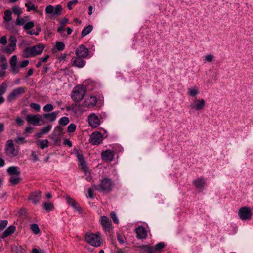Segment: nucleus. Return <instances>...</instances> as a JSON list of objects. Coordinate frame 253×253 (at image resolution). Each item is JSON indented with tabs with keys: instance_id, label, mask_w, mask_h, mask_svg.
Returning <instances> with one entry per match:
<instances>
[{
	"instance_id": "obj_40",
	"label": "nucleus",
	"mask_w": 253,
	"mask_h": 253,
	"mask_svg": "<svg viewBox=\"0 0 253 253\" xmlns=\"http://www.w3.org/2000/svg\"><path fill=\"white\" fill-rule=\"evenodd\" d=\"M54 109V107H53V105L52 104H50V103H48V104H46L44 107H43V111L45 112H47V113H49L50 112H51Z\"/></svg>"
},
{
	"instance_id": "obj_8",
	"label": "nucleus",
	"mask_w": 253,
	"mask_h": 253,
	"mask_svg": "<svg viewBox=\"0 0 253 253\" xmlns=\"http://www.w3.org/2000/svg\"><path fill=\"white\" fill-rule=\"evenodd\" d=\"M99 222L101 225L103 230L106 232H109L112 229V225L111 220L105 216L100 217Z\"/></svg>"
},
{
	"instance_id": "obj_29",
	"label": "nucleus",
	"mask_w": 253,
	"mask_h": 253,
	"mask_svg": "<svg viewBox=\"0 0 253 253\" xmlns=\"http://www.w3.org/2000/svg\"><path fill=\"white\" fill-rule=\"evenodd\" d=\"M25 5L27 8V11L28 12L31 11H37V7L35 6L34 4L31 0H27Z\"/></svg>"
},
{
	"instance_id": "obj_6",
	"label": "nucleus",
	"mask_w": 253,
	"mask_h": 253,
	"mask_svg": "<svg viewBox=\"0 0 253 253\" xmlns=\"http://www.w3.org/2000/svg\"><path fill=\"white\" fill-rule=\"evenodd\" d=\"M238 215L243 220L250 219L252 216L251 209L248 207H243L239 210Z\"/></svg>"
},
{
	"instance_id": "obj_27",
	"label": "nucleus",
	"mask_w": 253,
	"mask_h": 253,
	"mask_svg": "<svg viewBox=\"0 0 253 253\" xmlns=\"http://www.w3.org/2000/svg\"><path fill=\"white\" fill-rule=\"evenodd\" d=\"M32 47H26L22 52V56L24 58L34 57Z\"/></svg>"
},
{
	"instance_id": "obj_36",
	"label": "nucleus",
	"mask_w": 253,
	"mask_h": 253,
	"mask_svg": "<svg viewBox=\"0 0 253 253\" xmlns=\"http://www.w3.org/2000/svg\"><path fill=\"white\" fill-rule=\"evenodd\" d=\"M15 47L10 46V45H8L7 46L3 48L2 51L3 53H5L8 54H11L12 52L15 50Z\"/></svg>"
},
{
	"instance_id": "obj_16",
	"label": "nucleus",
	"mask_w": 253,
	"mask_h": 253,
	"mask_svg": "<svg viewBox=\"0 0 253 253\" xmlns=\"http://www.w3.org/2000/svg\"><path fill=\"white\" fill-rule=\"evenodd\" d=\"M41 198V193L40 190H36L31 193L28 198L30 200L33 204L36 205L39 203Z\"/></svg>"
},
{
	"instance_id": "obj_3",
	"label": "nucleus",
	"mask_w": 253,
	"mask_h": 253,
	"mask_svg": "<svg viewBox=\"0 0 253 253\" xmlns=\"http://www.w3.org/2000/svg\"><path fill=\"white\" fill-rule=\"evenodd\" d=\"M86 92V88L82 85L75 86L71 94V98L75 102H79L85 96Z\"/></svg>"
},
{
	"instance_id": "obj_64",
	"label": "nucleus",
	"mask_w": 253,
	"mask_h": 253,
	"mask_svg": "<svg viewBox=\"0 0 253 253\" xmlns=\"http://www.w3.org/2000/svg\"><path fill=\"white\" fill-rule=\"evenodd\" d=\"M117 240L120 244H122L124 243V237L122 236L118 235Z\"/></svg>"
},
{
	"instance_id": "obj_19",
	"label": "nucleus",
	"mask_w": 253,
	"mask_h": 253,
	"mask_svg": "<svg viewBox=\"0 0 253 253\" xmlns=\"http://www.w3.org/2000/svg\"><path fill=\"white\" fill-rule=\"evenodd\" d=\"M193 183L196 188L200 191H202L206 185V182L204 178L201 177L193 181Z\"/></svg>"
},
{
	"instance_id": "obj_35",
	"label": "nucleus",
	"mask_w": 253,
	"mask_h": 253,
	"mask_svg": "<svg viewBox=\"0 0 253 253\" xmlns=\"http://www.w3.org/2000/svg\"><path fill=\"white\" fill-rule=\"evenodd\" d=\"M7 88V85L5 82H3L0 85V96H2L6 92Z\"/></svg>"
},
{
	"instance_id": "obj_48",
	"label": "nucleus",
	"mask_w": 253,
	"mask_h": 253,
	"mask_svg": "<svg viewBox=\"0 0 253 253\" xmlns=\"http://www.w3.org/2000/svg\"><path fill=\"white\" fill-rule=\"evenodd\" d=\"M30 107L31 109L37 112H40V111L41 106L39 104L36 103H31L30 104Z\"/></svg>"
},
{
	"instance_id": "obj_38",
	"label": "nucleus",
	"mask_w": 253,
	"mask_h": 253,
	"mask_svg": "<svg viewBox=\"0 0 253 253\" xmlns=\"http://www.w3.org/2000/svg\"><path fill=\"white\" fill-rule=\"evenodd\" d=\"M11 12L9 10H6L4 11V20L6 22H9L12 18H11Z\"/></svg>"
},
{
	"instance_id": "obj_39",
	"label": "nucleus",
	"mask_w": 253,
	"mask_h": 253,
	"mask_svg": "<svg viewBox=\"0 0 253 253\" xmlns=\"http://www.w3.org/2000/svg\"><path fill=\"white\" fill-rule=\"evenodd\" d=\"M12 10L14 14L17 15V16H20L21 14L22 13V10L21 8L18 6H15L12 7Z\"/></svg>"
},
{
	"instance_id": "obj_37",
	"label": "nucleus",
	"mask_w": 253,
	"mask_h": 253,
	"mask_svg": "<svg viewBox=\"0 0 253 253\" xmlns=\"http://www.w3.org/2000/svg\"><path fill=\"white\" fill-rule=\"evenodd\" d=\"M17 39L14 36H11L9 38V45L11 47H16Z\"/></svg>"
},
{
	"instance_id": "obj_42",
	"label": "nucleus",
	"mask_w": 253,
	"mask_h": 253,
	"mask_svg": "<svg viewBox=\"0 0 253 253\" xmlns=\"http://www.w3.org/2000/svg\"><path fill=\"white\" fill-rule=\"evenodd\" d=\"M51 128L52 126L50 125H48L42 128L40 130L42 131L43 135H45L48 133L51 130Z\"/></svg>"
},
{
	"instance_id": "obj_34",
	"label": "nucleus",
	"mask_w": 253,
	"mask_h": 253,
	"mask_svg": "<svg viewBox=\"0 0 253 253\" xmlns=\"http://www.w3.org/2000/svg\"><path fill=\"white\" fill-rule=\"evenodd\" d=\"M49 138L54 142L55 145H58L60 140L58 135H56L55 133H52L49 136Z\"/></svg>"
},
{
	"instance_id": "obj_54",
	"label": "nucleus",
	"mask_w": 253,
	"mask_h": 253,
	"mask_svg": "<svg viewBox=\"0 0 253 253\" xmlns=\"http://www.w3.org/2000/svg\"><path fill=\"white\" fill-rule=\"evenodd\" d=\"M45 12L47 14L54 15V7L52 5H48L45 8Z\"/></svg>"
},
{
	"instance_id": "obj_31",
	"label": "nucleus",
	"mask_w": 253,
	"mask_h": 253,
	"mask_svg": "<svg viewBox=\"0 0 253 253\" xmlns=\"http://www.w3.org/2000/svg\"><path fill=\"white\" fill-rule=\"evenodd\" d=\"M93 29V26L92 25H88L87 27L84 28L82 31V37H84L90 33Z\"/></svg>"
},
{
	"instance_id": "obj_59",
	"label": "nucleus",
	"mask_w": 253,
	"mask_h": 253,
	"mask_svg": "<svg viewBox=\"0 0 253 253\" xmlns=\"http://www.w3.org/2000/svg\"><path fill=\"white\" fill-rule=\"evenodd\" d=\"M84 175L86 176V179L88 181H90L92 179V177L90 175V173L88 171V168L87 167V170L86 172H84Z\"/></svg>"
},
{
	"instance_id": "obj_60",
	"label": "nucleus",
	"mask_w": 253,
	"mask_h": 253,
	"mask_svg": "<svg viewBox=\"0 0 253 253\" xmlns=\"http://www.w3.org/2000/svg\"><path fill=\"white\" fill-rule=\"evenodd\" d=\"M15 122L17 125H18L19 126H21L24 124L23 120L22 119V118L19 117H18L16 118Z\"/></svg>"
},
{
	"instance_id": "obj_24",
	"label": "nucleus",
	"mask_w": 253,
	"mask_h": 253,
	"mask_svg": "<svg viewBox=\"0 0 253 253\" xmlns=\"http://www.w3.org/2000/svg\"><path fill=\"white\" fill-rule=\"evenodd\" d=\"M7 172L10 176L20 175L21 173L17 166L9 167L7 169Z\"/></svg>"
},
{
	"instance_id": "obj_44",
	"label": "nucleus",
	"mask_w": 253,
	"mask_h": 253,
	"mask_svg": "<svg viewBox=\"0 0 253 253\" xmlns=\"http://www.w3.org/2000/svg\"><path fill=\"white\" fill-rule=\"evenodd\" d=\"M20 16L17 17V18L16 20V24L17 25H24L25 24V22H26L27 20L26 18H20Z\"/></svg>"
},
{
	"instance_id": "obj_4",
	"label": "nucleus",
	"mask_w": 253,
	"mask_h": 253,
	"mask_svg": "<svg viewBox=\"0 0 253 253\" xmlns=\"http://www.w3.org/2000/svg\"><path fill=\"white\" fill-rule=\"evenodd\" d=\"M100 233L97 232L95 234L92 233H87L85 236V241L91 246L98 247L101 245Z\"/></svg>"
},
{
	"instance_id": "obj_18",
	"label": "nucleus",
	"mask_w": 253,
	"mask_h": 253,
	"mask_svg": "<svg viewBox=\"0 0 253 253\" xmlns=\"http://www.w3.org/2000/svg\"><path fill=\"white\" fill-rule=\"evenodd\" d=\"M114 157V153L111 150H106L101 153V157L103 160L111 162Z\"/></svg>"
},
{
	"instance_id": "obj_14",
	"label": "nucleus",
	"mask_w": 253,
	"mask_h": 253,
	"mask_svg": "<svg viewBox=\"0 0 253 253\" xmlns=\"http://www.w3.org/2000/svg\"><path fill=\"white\" fill-rule=\"evenodd\" d=\"M88 49L82 44L77 48L75 54L77 57L86 58L88 55Z\"/></svg>"
},
{
	"instance_id": "obj_28",
	"label": "nucleus",
	"mask_w": 253,
	"mask_h": 253,
	"mask_svg": "<svg viewBox=\"0 0 253 253\" xmlns=\"http://www.w3.org/2000/svg\"><path fill=\"white\" fill-rule=\"evenodd\" d=\"M8 67L6 58L4 56H0V69L5 70Z\"/></svg>"
},
{
	"instance_id": "obj_30",
	"label": "nucleus",
	"mask_w": 253,
	"mask_h": 253,
	"mask_svg": "<svg viewBox=\"0 0 253 253\" xmlns=\"http://www.w3.org/2000/svg\"><path fill=\"white\" fill-rule=\"evenodd\" d=\"M21 178L19 175H12L10 176L9 181L12 185H16L20 182Z\"/></svg>"
},
{
	"instance_id": "obj_13",
	"label": "nucleus",
	"mask_w": 253,
	"mask_h": 253,
	"mask_svg": "<svg viewBox=\"0 0 253 253\" xmlns=\"http://www.w3.org/2000/svg\"><path fill=\"white\" fill-rule=\"evenodd\" d=\"M103 141L102 135L100 132H93L90 136V142L93 145H98Z\"/></svg>"
},
{
	"instance_id": "obj_58",
	"label": "nucleus",
	"mask_w": 253,
	"mask_h": 253,
	"mask_svg": "<svg viewBox=\"0 0 253 253\" xmlns=\"http://www.w3.org/2000/svg\"><path fill=\"white\" fill-rule=\"evenodd\" d=\"M15 142L19 144H22L26 142L25 138L22 137H18L15 139Z\"/></svg>"
},
{
	"instance_id": "obj_15",
	"label": "nucleus",
	"mask_w": 253,
	"mask_h": 253,
	"mask_svg": "<svg viewBox=\"0 0 253 253\" xmlns=\"http://www.w3.org/2000/svg\"><path fill=\"white\" fill-rule=\"evenodd\" d=\"M206 102L204 99H201L195 100L194 102L191 103L190 107L195 110H202L205 106Z\"/></svg>"
},
{
	"instance_id": "obj_61",
	"label": "nucleus",
	"mask_w": 253,
	"mask_h": 253,
	"mask_svg": "<svg viewBox=\"0 0 253 253\" xmlns=\"http://www.w3.org/2000/svg\"><path fill=\"white\" fill-rule=\"evenodd\" d=\"M0 43L2 45H5L7 43V38L5 36H3L0 38Z\"/></svg>"
},
{
	"instance_id": "obj_46",
	"label": "nucleus",
	"mask_w": 253,
	"mask_h": 253,
	"mask_svg": "<svg viewBox=\"0 0 253 253\" xmlns=\"http://www.w3.org/2000/svg\"><path fill=\"white\" fill-rule=\"evenodd\" d=\"M34 26V23L33 21H29L26 23L24 26L23 28L25 30H28L32 29Z\"/></svg>"
},
{
	"instance_id": "obj_47",
	"label": "nucleus",
	"mask_w": 253,
	"mask_h": 253,
	"mask_svg": "<svg viewBox=\"0 0 253 253\" xmlns=\"http://www.w3.org/2000/svg\"><path fill=\"white\" fill-rule=\"evenodd\" d=\"M144 251L147 253H156L157 251L154 247H150L146 246L145 248Z\"/></svg>"
},
{
	"instance_id": "obj_49",
	"label": "nucleus",
	"mask_w": 253,
	"mask_h": 253,
	"mask_svg": "<svg viewBox=\"0 0 253 253\" xmlns=\"http://www.w3.org/2000/svg\"><path fill=\"white\" fill-rule=\"evenodd\" d=\"M31 229L36 234L40 232V229L37 224H33L31 225Z\"/></svg>"
},
{
	"instance_id": "obj_33",
	"label": "nucleus",
	"mask_w": 253,
	"mask_h": 253,
	"mask_svg": "<svg viewBox=\"0 0 253 253\" xmlns=\"http://www.w3.org/2000/svg\"><path fill=\"white\" fill-rule=\"evenodd\" d=\"M43 208L46 211H52L54 208L53 203H52L51 202H46L44 203V204L43 205Z\"/></svg>"
},
{
	"instance_id": "obj_43",
	"label": "nucleus",
	"mask_w": 253,
	"mask_h": 253,
	"mask_svg": "<svg viewBox=\"0 0 253 253\" xmlns=\"http://www.w3.org/2000/svg\"><path fill=\"white\" fill-rule=\"evenodd\" d=\"M39 143L42 149H44L48 147V141L47 139L40 141Z\"/></svg>"
},
{
	"instance_id": "obj_1",
	"label": "nucleus",
	"mask_w": 253,
	"mask_h": 253,
	"mask_svg": "<svg viewBox=\"0 0 253 253\" xmlns=\"http://www.w3.org/2000/svg\"><path fill=\"white\" fill-rule=\"evenodd\" d=\"M113 185L110 179L104 178L100 181L98 185H93V188L100 192L108 193L112 190Z\"/></svg>"
},
{
	"instance_id": "obj_23",
	"label": "nucleus",
	"mask_w": 253,
	"mask_h": 253,
	"mask_svg": "<svg viewBox=\"0 0 253 253\" xmlns=\"http://www.w3.org/2000/svg\"><path fill=\"white\" fill-rule=\"evenodd\" d=\"M137 237L139 239H145L147 236L146 229L143 227H138L135 229Z\"/></svg>"
},
{
	"instance_id": "obj_51",
	"label": "nucleus",
	"mask_w": 253,
	"mask_h": 253,
	"mask_svg": "<svg viewBox=\"0 0 253 253\" xmlns=\"http://www.w3.org/2000/svg\"><path fill=\"white\" fill-rule=\"evenodd\" d=\"M76 126L75 124L73 123L70 124L67 127V131L69 133L74 132L76 130Z\"/></svg>"
},
{
	"instance_id": "obj_5",
	"label": "nucleus",
	"mask_w": 253,
	"mask_h": 253,
	"mask_svg": "<svg viewBox=\"0 0 253 253\" xmlns=\"http://www.w3.org/2000/svg\"><path fill=\"white\" fill-rule=\"evenodd\" d=\"M5 150L7 155L11 157H15L18 154V150L15 149L13 140L11 139L7 141Z\"/></svg>"
},
{
	"instance_id": "obj_56",
	"label": "nucleus",
	"mask_w": 253,
	"mask_h": 253,
	"mask_svg": "<svg viewBox=\"0 0 253 253\" xmlns=\"http://www.w3.org/2000/svg\"><path fill=\"white\" fill-rule=\"evenodd\" d=\"M157 252L161 250L165 247V244L163 242H160L154 246Z\"/></svg>"
},
{
	"instance_id": "obj_25",
	"label": "nucleus",
	"mask_w": 253,
	"mask_h": 253,
	"mask_svg": "<svg viewBox=\"0 0 253 253\" xmlns=\"http://www.w3.org/2000/svg\"><path fill=\"white\" fill-rule=\"evenodd\" d=\"M81 105L76 103L72 104L71 105L67 107V111H71L75 114H77L78 112L81 111Z\"/></svg>"
},
{
	"instance_id": "obj_2",
	"label": "nucleus",
	"mask_w": 253,
	"mask_h": 253,
	"mask_svg": "<svg viewBox=\"0 0 253 253\" xmlns=\"http://www.w3.org/2000/svg\"><path fill=\"white\" fill-rule=\"evenodd\" d=\"M29 63V60H24L20 62L19 64H17V58L16 55H14L12 56L9 60L11 73L14 75L17 74L19 72L20 68H24L28 66Z\"/></svg>"
},
{
	"instance_id": "obj_45",
	"label": "nucleus",
	"mask_w": 253,
	"mask_h": 253,
	"mask_svg": "<svg viewBox=\"0 0 253 253\" xmlns=\"http://www.w3.org/2000/svg\"><path fill=\"white\" fill-rule=\"evenodd\" d=\"M55 46L57 50L59 51L63 50L65 47L64 43L61 42H57Z\"/></svg>"
},
{
	"instance_id": "obj_10",
	"label": "nucleus",
	"mask_w": 253,
	"mask_h": 253,
	"mask_svg": "<svg viewBox=\"0 0 253 253\" xmlns=\"http://www.w3.org/2000/svg\"><path fill=\"white\" fill-rule=\"evenodd\" d=\"M74 152L80 163L81 169L84 172H86L87 170V165L83 154L77 149H74Z\"/></svg>"
},
{
	"instance_id": "obj_62",
	"label": "nucleus",
	"mask_w": 253,
	"mask_h": 253,
	"mask_svg": "<svg viewBox=\"0 0 253 253\" xmlns=\"http://www.w3.org/2000/svg\"><path fill=\"white\" fill-rule=\"evenodd\" d=\"M64 144L68 146L69 147H72V143L69 139H65Z\"/></svg>"
},
{
	"instance_id": "obj_63",
	"label": "nucleus",
	"mask_w": 253,
	"mask_h": 253,
	"mask_svg": "<svg viewBox=\"0 0 253 253\" xmlns=\"http://www.w3.org/2000/svg\"><path fill=\"white\" fill-rule=\"evenodd\" d=\"M69 22V20L67 18H64L61 21V24L63 27H64L66 24Z\"/></svg>"
},
{
	"instance_id": "obj_21",
	"label": "nucleus",
	"mask_w": 253,
	"mask_h": 253,
	"mask_svg": "<svg viewBox=\"0 0 253 253\" xmlns=\"http://www.w3.org/2000/svg\"><path fill=\"white\" fill-rule=\"evenodd\" d=\"M66 199L67 203L69 205H71L76 211L80 212L82 211V209L81 207L79 205L78 203L75 201V199L72 198L69 195L66 196Z\"/></svg>"
},
{
	"instance_id": "obj_32",
	"label": "nucleus",
	"mask_w": 253,
	"mask_h": 253,
	"mask_svg": "<svg viewBox=\"0 0 253 253\" xmlns=\"http://www.w3.org/2000/svg\"><path fill=\"white\" fill-rule=\"evenodd\" d=\"M188 94L191 96L194 97L199 93L198 89L194 87L193 88H189L188 89Z\"/></svg>"
},
{
	"instance_id": "obj_11",
	"label": "nucleus",
	"mask_w": 253,
	"mask_h": 253,
	"mask_svg": "<svg viewBox=\"0 0 253 253\" xmlns=\"http://www.w3.org/2000/svg\"><path fill=\"white\" fill-rule=\"evenodd\" d=\"M25 92V88L22 87H17L14 90L8 95L7 100L10 102L14 100L15 98L18 97L21 94Z\"/></svg>"
},
{
	"instance_id": "obj_17",
	"label": "nucleus",
	"mask_w": 253,
	"mask_h": 253,
	"mask_svg": "<svg viewBox=\"0 0 253 253\" xmlns=\"http://www.w3.org/2000/svg\"><path fill=\"white\" fill-rule=\"evenodd\" d=\"M83 58H84L77 56L73 57L72 60V66L80 68L84 67L85 65L86 62Z\"/></svg>"
},
{
	"instance_id": "obj_22",
	"label": "nucleus",
	"mask_w": 253,
	"mask_h": 253,
	"mask_svg": "<svg viewBox=\"0 0 253 253\" xmlns=\"http://www.w3.org/2000/svg\"><path fill=\"white\" fill-rule=\"evenodd\" d=\"M45 46L42 43H39L37 45L32 46V51L34 54V57L41 54L43 51Z\"/></svg>"
},
{
	"instance_id": "obj_55",
	"label": "nucleus",
	"mask_w": 253,
	"mask_h": 253,
	"mask_svg": "<svg viewBox=\"0 0 253 253\" xmlns=\"http://www.w3.org/2000/svg\"><path fill=\"white\" fill-rule=\"evenodd\" d=\"M8 221L6 220L0 222V232L2 231L7 225Z\"/></svg>"
},
{
	"instance_id": "obj_26",
	"label": "nucleus",
	"mask_w": 253,
	"mask_h": 253,
	"mask_svg": "<svg viewBox=\"0 0 253 253\" xmlns=\"http://www.w3.org/2000/svg\"><path fill=\"white\" fill-rule=\"evenodd\" d=\"M15 231V227L14 226H10L8 228L6 229V230L3 232L2 235L1 237V238H4L7 237V236L13 234Z\"/></svg>"
},
{
	"instance_id": "obj_52",
	"label": "nucleus",
	"mask_w": 253,
	"mask_h": 253,
	"mask_svg": "<svg viewBox=\"0 0 253 253\" xmlns=\"http://www.w3.org/2000/svg\"><path fill=\"white\" fill-rule=\"evenodd\" d=\"M78 1L77 0H73L72 1H70L67 3V7L69 10H71L73 9V7L77 4Z\"/></svg>"
},
{
	"instance_id": "obj_9",
	"label": "nucleus",
	"mask_w": 253,
	"mask_h": 253,
	"mask_svg": "<svg viewBox=\"0 0 253 253\" xmlns=\"http://www.w3.org/2000/svg\"><path fill=\"white\" fill-rule=\"evenodd\" d=\"M88 122L89 126L93 128L97 127L100 124L98 116L93 113L88 116Z\"/></svg>"
},
{
	"instance_id": "obj_57",
	"label": "nucleus",
	"mask_w": 253,
	"mask_h": 253,
	"mask_svg": "<svg viewBox=\"0 0 253 253\" xmlns=\"http://www.w3.org/2000/svg\"><path fill=\"white\" fill-rule=\"evenodd\" d=\"M213 58H214V57L212 55L207 54L205 56L204 62H211L212 61Z\"/></svg>"
},
{
	"instance_id": "obj_41",
	"label": "nucleus",
	"mask_w": 253,
	"mask_h": 253,
	"mask_svg": "<svg viewBox=\"0 0 253 253\" xmlns=\"http://www.w3.org/2000/svg\"><path fill=\"white\" fill-rule=\"evenodd\" d=\"M69 122V119L67 117H62L59 120V123L61 125L66 126Z\"/></svg>"
},
{
	"instance_id": "obj_7",
	"label": "nucleus",
	"mask_w": 253,
	"mask_h": 253,
	"mask_svg": "<svg viewBox=\"0 0 253 253\" xmlns=\"http://www.w3.org/2000/svg\"><path fill=\"white\" fill-rule=\"evenodd\" d=\"M26 119L27 122L33 125H41L40 123L42 122V116L39 114H28L26 116Z\"/></svg>"
},
{
	"instance_id": "obj_20",
	"label": "nucleus",
	"mask_w": 253,
	"mask_h": 253,
	"mask_svg": "<svg viewBox=\"0 0 253 253\" xmlns=\"http://www.w3.org/2000/svg\"><path fill=\"white\" fill-rule=\"evenodd\" d=\"M59 112V111H57L49 113H44L43 114V117L48 122H53L56 120Z\"/></svg>"
},
{
	"instance_id": "obj_12",
	"label": "nucleus",
	"mask_w": 253,
	"mask_h": 253,
	"mask_svg": "<svg viewBox=\"0 0 253 253\" xmlns=\"http://www.w3.org/2000/svg\"><path fill=\"white\" fill-rule=\"evenodd\" d=\"M97 101V98L95 96H87L84 99L83 106L87 108H92L95 106Z\"/></svg>"
},
{
	"instance_id": "obj_50",
	"label": "nucleus",
	"mask_w": 253,
	"mask_h": 253,
	"mask_svg": "<svg viewBox=\"0 0 253 253\" xmlns=\"http://www.w3.org/2000/svg\"><path fill=\"white\" fill-rule=\"evenodd\" d=\"M62 7L61 5H57L54 8V15H59L60 14Z\"/></svg>"
},
{
	"instance_id": "obj_53",
	"label": "nucleus",
	"mask_w": 253,
	"mask_h": 253,
	"mask_svg": "<svg viewBox=\"0 0 253 253\" xmlns=\"http://www.w3.org/2000/svg\"><path fill=\"white\" fill-rule=\"evenodd\" d=\"M110 216L113 221V222L116 224L119 223V220L118 219L117 216L114 211H111L110 213Z\"/></svg>"
}]
</instances>
